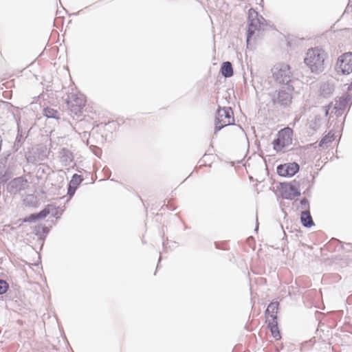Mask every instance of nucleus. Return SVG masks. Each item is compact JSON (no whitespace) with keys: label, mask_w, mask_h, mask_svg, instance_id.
Wrapping results in <instances>:
<instances>
[{"label":"nucleus","mask_w":352,"mask_h":352,"mask_svg":"<svg viewBox=\"0 0 352 352\" xmlns=\"http://www.w3.org/2000/svg\"><path fill=\"white\" fill-rule=\"evenodd\" d=\"M327 54L320 47H314L308 50L304 60L305 64L312 73L320 74L324 70V61Z\"/></svg>","instance_id":"obj_1"},{"label":"nucleus","mask_w":352,"mask_h":352,"mask_svg":"<svg viewBox=\"0 0 352 352\" xmlns=\"http://www.w3.org/2000/svg\"><path fill=\"white\" fill-rule=\"evenodd\" d=\"M267 25L266 20L253 8L248 11V26L247 32V43H250L251 39L258 37L261 31Z\"/></svg>","instance_id":"obj_2"},{"label":"nucleus","mask_w":352,"mask_h":352,"mask_svg":"<svg viewBox=\"0 0 352 352\" xmlns=\"http://www.w3.org/2000/svg\"><path fill=\"white\" fill-rule=\"evenodd\" d=\"M276 138L273 140L272 145L276 152H285V148L292 144L293 130L285 127L277 133Z\"/></svg>","instance_id":"obj_3"},{"label":"nucleus","mask_w":352,"mask_h":352,"mask_svg":"<svg viewBox=\"0 0 352 352\" xmlns=\"http://www.w3.org/2000/svg\"><path fill=\"white\" fill-rule=\"evenodd\" d=\"M275 80L283 85H291L292 72L289 65L278 63L272 69Z\"/></svg>","instance_id":"obj_4"},{"label":"nucleus","mask_w":352,"mask_h":352,"mask_svg":"<svg viewBox=\"0 0 352 352\" xmlns=\"http://www.w3.org/2000/svg\"><path fill=\"white\" fill-rule=\"evenodd\" d=\"M234 122L233 111L230 107H219L214 122V133L228 125L233 124Z\"/></svg>","instance_id":"obj_5"},{"label":"nucleus","mask_w":352,"mask_h":352,"mask_svg":"<svg viewBox=\"0 0 352 352\" xmlns=\"http://www.w3.org/2000/svg\"><path fill=\"white\" fill-rule=\"evenodd\" d=\"M294 89L292 85H282L272 98L274 104L283 107L289 106L292 102Z\"/></svg>","instance_id":"obj_6"},{"label":"nucleus","mask_w":352,"mask_h":352,"mask_svg":"<svg viewBox=\"0 0 352 352\" xmlns=\"http://www.w3.org/2000/svg\"><path fill=\"white\" fill-rule=\"evenodd\" d=\"M336 70L342 75H349L352 73V52L344 53L338 58Z\"/></svg>","instance_id":"obj_7"},{"label":"nucleus","mask_w":352,"mask_h":352,"mask_svg":"<svg viewBox=\"0 0 352 352\" xmlns=\"http://www.w3.org/2000/svg\"><path fill=\"white\" fill-rule=\"evenodd\" d=\"M66 101L71 112L76 116L81 113L85 104V99L82 94L71 93L68 95Z\"/></svg>","instance_id":"obj_8"},{"label":"nucleus","mask_w":352,"mask_h":352,"mask_svg":"<svg viewBox=\"0 0 352 352\" xmlns=\"http://www.w3.org/2000/svg\"><path fill=\"white\" fill-rule=\"evenodd\" d=\"M299 184L295 180L289 184H283L281 188L282 197L287 199H293L300 195L298 189Z\"/></svg>","instance_id":"obj_9"},{"label":"nucleus","mask_w":352,"mask_h":352,"mask_svg":"<svg viewBox=\"0 0 352 352\" xmlns=\"http://www.w3.org/2000/svg\"><path fill=\"white\" fill-rule=\"evenodd\" d=\"M28 182L23 177H19L12 179L8 184V190L12 194H16L26 189Z\"/></svg>","instance_id":"obj_10"},{"label":"nucleus","mask_w":352,"mask_h":352,"mask_svg":"<svg viewBox=\"0 0 352 352\" xmlns=\"http://www.w3.org/2000/svg\"><path fill=\"white\" fill-rule=\"evenodd\" d=\"M352 103V94L348 93L344 96L340 98L333 106L336 116H341L344 111Z\"/></svg>","instance_id":"obj_11"},{"label":"nucleus","mask_w":352,"mask_h":352,"mask_svg":"<svg viewBox=\"0 0 352 352\" xmlns=\"http://www.w3.org/2000/svg\"><path fill=\"white\" fill-rule=\"evenodd\" d=\"M299 165L296 162L280 164L277 167V173L281 177H292L299 170Z\"/></svg>","instance_id":"obj_12"},{"label":"nucleus","mask_w":352,"mask_h":352,"mask_svg":"<svg viewBox=\"0 0 352 352\" xmlns=\"http://www.w3.org/2000/svg\"><path fill=\"white\" fill-rule=\"evenodd\" d=\"M58 157L64 166H69L74 160L73 153L66 148H63L59 151Z\"/></svg>","instance_id":"obj_13"},{"label":"nucleus","mask_w":352,"mask_h":352,"mask_svg":"<svg viewBox=\"0 0 352 352\" xmlns=\"http://www.w3.org/2000/svg\"><path fill=\"white\" fill-rule=\"evenodd\" d=\"M278 302H272L268 305L266 309V314H268L267 320L270 319V317L272 318V320H276V314L278 309Z\"/></svg>","instance_id":"obj_14"},{"label":"nucleus","mask_w":352,"mask_h":352,"mask_svg":"<svg viewBox=\"0 0 352 352\" xmlns=\"http://www.w3.org/2000/svg\"><path fill=\"white\" fill-rule=\"evenodd\" d=\"M300 220L303 226L306 228H310L314 224L310 212H301Z\"/></svg>","instance_id":"obj_15"},{"label":"nucleus","mask_w":352,"mask_h":352,"mask_svg":"<svg viewBox=\"0 0 352 352\" xmlns=\"http://www.w3.org/2000/svg\"><path fill=\"white\" fill-rule=\"evenodd\" d=\"M221 72L226 78L231 77L233 75V68L230 62H224L221 67Z\"/></svg>","instance_id":"obj_16"},{"label":"nucleus","mask_w":352,"mask_h":352,"mask_svg":"<svg viewBox=\"0 0 352 352\" xmlns=\"http://www.w3.org/2000/svg\"><path fill=\"white\" fill-rule=\"evenodd\" d=\"M269 324L268 326L270 328L271 333L273 336V337L276 340H278L280 338V334L279 333L278 329V324L276 322V320H272V322L268 319Z\"/></svg>","instance_id":"obj_17"},{"label":"nucleus","mask_w":352,"mask_h":352,"mask_svg":"<svg viewBox=\"0 0 352 352\" xmlns=\"http://www.w3.org/2000/svg\"><path fill=\"white\" fill-rule=\"evenodd\" d=\"M49 232L47 227L38 225L34 227V232L40 239H42Z\"/></svg>","instance_id":"obj_18"},{"label":"nucleus","mask_w":352,"mask_h":352,"mask_svg":"<svg viewBox=\"0 0 352 352\" xmlns=\"http://www.w3.org/2000/svg\"><path fill=\"white\" fill-rule=\"evenodd\" d=\"M320 94L324 97L329 96L333 91V87L329 84L324 83L320 86Z\"/></svg>","instance_id":"obj_19"},{"label":"nucleus","mask_w":352,"mask_h":352,"mask_svg":"<svg viewBox=\"0 0 352 352\" xmlns=\"http://www.w3.org/2000/svg\"><path fill=\"white\" fill-rule=\"evenodd\" d=\"M81 181H82L81 177L77 174H74L72 177V180L69 182L68 194L71 195L72 194V192H71L72 188L74 187L75 189L77 187V186H78L80 184Z\"/></svg>","instance_id":"obj_20"},{"label":"nucleus","mask_w":352,"mask_h":352,"mask_svg":"<svg viewBox=\"0 0 352 352\" xmlns=\"http://www.w3.org/2000/svg\"><path fill=\"white\" fill-rule=\"evenodd\" d=\"M43 114L45 116L50 118H59V113L50 107H46L43 109Z\"/></svg>","instance_id":"obj_21"},{"label":"nucleus","mask_w":352,"mask_h":352,"mask_svg":"<svg viewBox=\"0 0 352 352\" xmlns=\"http://www.w3.org/2000/svg\"><path fill=\"white\" fill-rule=\"evenodd\" d=\"M300 208L302 210L301 212H310L309 210V202L306 198H303L300 200Z\"/></svg>","instance_id":"obj_22"},{"label":"nucleus","mask_w":352,"mask_h":352,"mask_svg":"<svg viewBox=\"0 0 352 352\" xmlns=\"http://www.w3.org/2000/svg\"><path fill=\"white\" fill-rule=\"evenodd\" d=\"M333 138V135H330V133L325 135L320 142L319 146H323L325 144H327L332 142Z\"/></svg>","instance_id":"obj_23"},{"label":"nucleus","mask_w":352,"mask_h":352,"mask_svg":"<svg viewBox=\"0 0 352 352\" xmlns=\"http://www.w3.org/2000/svg\"><path fill=\"white\" fill-rule=\"evenodd\" d=\"M49 208L50 207H45L43 210H42L40 212L36 213V216L38 217V219H44L45 218L48 214H50V210Z\"/></svg>","instance_id":"obj_24"},{"label":"nucleus","mask_w":352,"mask_h":352,"mask_svg":"<svg viewBox=\"0 0 352 352\" xmlns=\"http://www.w3.org/2000/svg\"><path fill=\"white\" fill-rule=\"evenodd\" d=\"M8 288V283L5 280L0 279V294L6 293Z\"/></svg>","instance_id":"obj_25"},{"label":"nucleus","mask_w":352,"mask_h":352,"mask_svg":"<svg viewBox=\"0 0 352 352\" xmlns=\"http://www.w3.org/2000/svg\"><path fill=\"white\" fill-rule=\"evenodd\" d=\"M46 207H50V208H49V210L51 211V212H50V214H51L52 215H53L54 217H56L57 218L58 217H57L58 210L55 206H54L52 204H48Z\"/></svg>","instance_id":"obj_26"},{"label":"nucleus","mask_w":352,"mask_h":352,"mask_svg":"<svg viewBox=\"0 0 352 352\" xmlns=\"http://www.w3.org/2000/svg\"><path fill=\"white\" fill-rule=\"evenodd\" d=\"M38 219V217L36 216V214H30L27 219H25L24 220V221L32 222V221H36Z\"/></svg>","instance_id":"obj_27"},{"label":"nucleus","mask_w":352,"mask_h":352,"mask_svg":"<svg viewBox=\"0 0 352 352\" xmlns=\"http://www.w3.org/2000/svg\"><path fill=\"white\" fill-rule=\"evenodd\" d=\"M331 107H332V103H330L329 105L324 107V110H325V116H328L329 110L331 109Z\"/></svg>","instance_id":"obj_28"},{"label":"nucleus","mask_w":352,"mask_h":352,"mask_svg":"<svg viewBox=\"0 0 352 352\" xmlns=\"http://www.w3.org/2000/svg\"><path fill=\"white\" fill-rule=\"evenodd\" d=\"M20 138H21V137H20V138H19V136H17V137H16V141L19 142H20Z\"/></svg>","instance_id":"obj_29"},{"label":"nucleus","mask_w":352,"mask_h":352,"mask_svg":"<svg viewBox=\"0 0 352 352\" xmlns=\"http://www.w3.org/2000/svg\"><path fill=\"white\" fill-rule=\"evenodd\" d=\"M307 182L308 184H309V182L308 179H305V180L303 181V182ZM311 186V185H310V184H309V186Z\"/></svg>","instance_id":"obj_30"},{"label":"nucleus","mask_w":352,"mask_h":352,"mask_svg":"<svg viewBox=\"0 0 352 352\" xmlns=\"http://www.w3.org/2000/svg\"><path fill=\"white\" fill-rule=\"evenodd\" d=\"M258 225L257 224V225H256V226L255 230H258Z\"/></svg>","instance_id":"obj_31"}]
</instances>
